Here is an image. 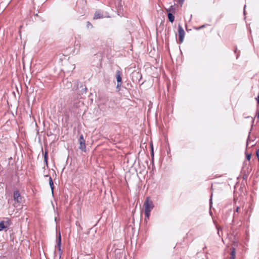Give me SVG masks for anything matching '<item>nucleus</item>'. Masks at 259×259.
Wrapping results in <instances>:
<instances>
[{
  "instance_id": "f257e3e1",
  "label": "nucleus",
  "mask_w": 259,
  "mask_h": 259,
  "mask_svg": "<svg viewBox=\"0 0 259 259\" xmlns=\"http://www.w3.org/2000/svg\"><path fill=\"white\" fill-rule=\"evenodd\" d=\"M71 104L72 105L73 107L77 111L74 112L76 113H79L83 112V113H85L87 107L85 106L83 103L78 99V95L75 94L73 95V98L71 99Z\"/></svg>"
},
{
  "instance_id": "f03ea898",
  "label": "nucleus",
  "mask_w": 259,
  "mask_h": 259,
  "mask_svg": "<svg viewBox=\"0 0 259 259\" xmlns=\"http://www.w3.org/2000/svg\"><path fill=\"white\" fill-rule=\"evenodd\" d=\"M144 205L145 206V217L147 219H149L150 214V211L154 207L153 202L149 199V197H147Z\"/></svg>"
},
{
  "instance_id": "7ed1b4c3",
  "label": "nucleus",
  "mask_w": 259,
  "mask_h": 259,
  "mask_svg": "<svg viewBox=\"0 0 259 259\" xmlns=\"http://www.w3.org/2000/svg\"><path fill=\"white\" fill-rule=\"evenodd\" d=\"M79 142V146L78 148L83 152L86 151V145H85V141L83 138V135L81 134L79 136V138L78 139Z\"/></svg>"
},
{
  "instance_id": "20e7f679",
  "label": "nucleus",
  "mask_w": 259,
  "mask_h": 259,
  "mask_svg": "<svg viewBox=\"0 0 259 259\" xmlns=\"http://www.w3.org/2000/svg\"><path fill=\"white\" fill-rule=\"evenodd\" d=\"M122 73L119 70H117L116 72V78L117 82V84L116 88L119 89L121 85L122 82V78H121Z\"/></svg>"
},
{
  "instance_id": "39448f33",
  "label": "nucleus",
  "mask_w": 259,
  "mask_h": 259,
  "mask_svg": "<svg viewBox=\"0 0 259 259\" xmlns=\"http://www.w3.org/2000/svg\"><path fill=\"white\" fill-rule=\"evenodd\" d=\"M178 32L179 36V41L181 43H182L183 41L185 33L183 27L180 24L178 25Z\"/></svg>"
},
{
  "instance_id": "423d86ee",
  "label": "nucleus",
  "mask_w": 259,
  "mask_h": 259,
  "mask_svg": "<svg viewBox=\"0 0 259 259\" xmlns=\"http://www.w3.org/2000/svg\"><path fill=\"white\" fill-rule=\"evenodd\" d=\"M21 196L20 193L18 191H15L14 192V199L17 202H20L21 201Z\"/></svg>"
},
{
  "instance_id": "0eeeda50",
  "label": "nucleus",
  "mask_w": 259,
  "mask_h": 259,
  "mask_svg": "<svg viewBox=\"0 0 259 259\" xmlns=\"http://www.w3.org/2000/svg\"><path fill=\"white\" fill-rule=\"evenodd\" d=\"M57 248H58V249L59 251L60 252V254L61 255L62 253V251H61V237L60 233H59V235H58V238L57 240Z\"/></svg>"
},
{
  "instance_id": "6e6552de",
  "label": "nucleus",
  "mask_w": 259,
  "mask_h": 259,
  "mask_svg": "<svg viewBox=\"0 0 259 259\" xmlns=\"http://www.w3.org/2000/svg\"><path fill=\"white\" fill-rule=\"evenodd\" d=\"M230 259H235L236 257V249L234 247L232 246L230 248Z\"/></svg>"
},
{
  "instance_id": "1a4fd4ad",
  "label": "nucleus",
  "mask_w": 259,
  "mask_h": 259,
  "mask_svg": "<svg viewBox=\"0 0 259 259\" xmlns=\"http://www.w3.org/2000/svg\"><path fill=\"white\" fill-rule=\"evenodd\" d=\"M103 17V15L99 11H97L95 12L94 16V19H98L102 18Z\"/></svg>"
},
{
  "instance_id": "9d476101",
  "label": "nucleus",
  "mask_w": 259,
  "mask_h": 259,
  "mask_svg": "<svg viewBox=\"0 0 259 259\" xmlns=\"http://www.w3.org/2000/svg\"><path fill=\"white\" fill-rule=\"evenodd\" d=\"M167 16L169 21L172 23L175 20V16L170 13H168Z\"/></svg>"
},
{
  "instance_id": "9b49d317",
  "label": "nucleus",
  "mask_w": 259,
  "mask_h": 259,
  "mask_svg": "<svg viewBox=\"0 0 259 259\" xmlns=\"http://www.w3.org/2000/svg\"><path fill=\"white\" fill-rule=\"evenodd\" d=\"M5 222L4 221H1L0 222V231H2L4 229L7 227L5 225Z\"/></svg>"
},
{
  "instance_id": "f8f14e48",
  "label": "nucleus",
  "mask_w": 259,
  "mask_h": 259,
  "mask_svg": "<svg viewBox=\"0 0 259 259\" xmlns=\"http://www.w3.org/2000/svg\"><path fill=\"white\" fill-rule=\"evenodd\" d=\"M206 25H203L199 27H195V29L199 30L202 28H203L205 27Z\"/></svg>"
},
{
  "instance_id": "ddd939ff",
  "label": "nucleus",
  "mask_w": 259,
  "mask_h": 259,
  "mask_svg": "<svg viewBox=\"0 0 259 259\" xmlns=\"http://www.w3.org/2000/svg\"><path fill=\"white\" fill-rule=\"evenodd\" d=\"M251 153H249V154H246V159H247V160L249 161L250 158H251Z\"/></svg>"
},
{
  "instance_id": "4468645a",
  "label": "nucleus",
  "mask_w": 259,
  "mask_h": 259,
  "mask_svg": "<svg viewBox=\"0 0 259 259\" xmlns=\"http://www.w3.org/2000/svg\"><path fill=\"white\" fill-rule=\"evenodd\" d=\"M74 87H75V90H77L78 89V82L77 81H75L74 82Z\"/></svg>"
},
{
  "instance_id": "2eb2a0df",
  "label": "nucleus",
  "mask_w": 259,
  "mask_h": 259,
  "mask_svg": "<svg viewBox=\"0 0 259 259\" xmlns=\"http://www.w3.org/2000/svg\"><path fill=\"white\" fill-rule=\"evenodd\" d=\"M53 182L52 179L51 177H49V184L50 185H53Z\"/></svg>"
},
{
  "instance_id": "dca6fc26",
  "label": "nucleus",
  "mask_w": 259,
  "mask_h": 259,
  "mask_svg": "<svg viewBox=\"0 0 259 259\" xmlns=\"http://www.w3.org/2000/svg\"><path fill=\"white\" fill-rule=\"evenodd\" d=\"M87 26L89 28L90 26H91V27H92V25L91 24V23L89 22V21H88L87 22Z\"/></svg>"
},
{
  "instance_id": "f3484780",
  "label": "nucleus",
  "mask_w": 259,
  "mask_h": 259,
  "mask_svg": "<svg viewBox=\"0 0 259 259\" xmlns=\"http://www.w3.org/2000/svg\"><path fill=\"white\" fill-rule=\"evenodd\" d=\"M50 187L51 188V190H52V194H53V191H54V184H53V185H50Z\"/></svg>"
},
{
  "instance_id": "a211bd4d",
  "label": "nucleus",
  "mask_w": 259,
  "mask_h": 259,
  "mask_svg": "<svg viewBox=\"0 0 259 259\" xmlns=\"http://www.w3.org/2000/svg\"><path fill=\"white\" fill-rule=\"evenodd\" d=\"M256 156L258 158V160L259 161V149H258L256 152Z\"/></svg>"
},
{
  "instance_id": "6ab92c4d",
  "label": "nucleus",
  "mask_w": 259,
  "mask_h": 259,
  "mask_svg": "<svg viewBox=\"0 0 259 259\" xmlns=\"http://www.w3.org/2000/svg\"><path fill=\"white\" fill-rule=\"evenodd\" d=\"M184 2V0H179V3H180V4L181 5V6H182L183 3Z\"/></svg>"
},
{
  "instance_id": "aec40b11",
  "label": "nucleus",
  "mask_w": 259,
  "mask_h": 259,
  "mask_svg": "<svg viewBox=\"0 0 259 259\" xmlns=\"http://www.w3.org/2000/svg\"><path fill=\"white\" fill-rule=\"evenodd\" d=\"M211 197L212 196H211V198L209 200V203H210V208H211V204H212V198H211Z\"/></svg>"
},
{
  "instance_id": "412c9836",
  "label": "nucleus",
  "mask_w": 259,
  "mask_h": 259,
  "mask_svg": "<svg viewBox=\"0 0 259 259\" xmlns=\"http://www.w3.org/2000/svg\"><path fill=\"white\" fill-rule=\"evenodd\" d=\"M83 92L84 93H87V89L85 88L84 89H83Z\"/></svg>"
},
{
  "instance_id": "4be33fe9",
  "label": "nucleus",
  "mask_w": 259,
  "mask_h": 259,
  "mask_svg": "<svg viewBox=\"0 0 259 259\" xmlns=\"http://www.w3.org/2000/svg\"><path fill=\"white\" fill-rule=\"evenodd\" d=\"M249 137H250V136L249 135L248 137L247 141V146H248V140H249Z\"/></svg>"
},
{
  "instance_id": "5701e85b",
  "label": "nucleus",
  "mask_w": 259,
  "mask_h": 259,
  "mask_svg": "<svg viewBox=\"0 0 259 259\" xmlns=\"http://www.w3.org/2000/svg\"><path fill=\"white\" fill-rule=\"evenodd\" d=\"M45 159L46 162L47 163V154L46 153L45 156Z\"/></svg>"
},
{
  "instance_id": "b1692460",
  "label": "nucleus",
  "mask_w": 259,
  "mask_h": 259,
  "mask_svg": "<svg viewBox=\"0 0 259 259\" xmlns=\"http://www.w3.org/2000/svg\"><path fill=\"white\" fill-rule=\"evenodd\" d=\"M151 154H152V155H153V148H152V152H151Z\"/></svg>"
},
{
  "instance_id": "393cba45",
  "label": "nucleus",
  "mask_w": 259,
  "mask_h": 259,
  "mask_svg": "<svg viewBox=\"0 0 259 259\" xmlns=\"http://www.w3.org/2000/svg\"><path fill=\"white\" fill-rule=\"evenodd\" d=\"M245 178H247V176H246V175L244 176V177H243V179H245Z\"/></svg>"
},
{
  "instance_id": "a878e982",
  "label": "nucleus",
  "mask_w": 259,
  "mask_h": 259,
  "mask_svg": "<svg viewBox=\"0 0 259 259\" xmlns=\"http://www.w3.org/2000/svg\"><path fill=\"white\" fill-rule=\"evenodd\" d=\"M257 115V119H259V114H256Z\"/></svg>"
},
{
  "instance_id": "bb28decb",
  "label": "nucleus",
  "mask_w": 259,
  "mask_h": 259,
  "mask_svg": "<svg viewBox=\"0 0 259 259\" xmlns=\"http://www.w3.org/2000/svg\"><path fill=\"white\" fill-rule=\"evenodd\" d=\"M220 230L219 229L218 230V234H219V235H220Z\"/></svg>"
},
{
  "instance_id": "cd10ccee",
  "label": "nucleus",
  "mask_w": 259,
  "mask_h": 259,
  "mask_svg": "<svg viewBox=\"0 0 259 259\" xmlns=\"http://www.w3.org/2000/svg\"><path fill=\"white\" fill-rule=\"evenodd\" d=\"M254 122V119L252 118V122L253 123Z\"/></svg>"
},
{
  "instance_id": "c85d7f7f",
  "label": "nucleus",
  "mask_w": 259,
  "mask_h": 259,
  "mask_svg": "<svg viewBox=\"0 0 259 259\" xmlns=\"http://www.w3.org/2000/svg\"><path fill=\"white\" fill-rule=\"evenodd\" d=\"M238 207H237V208H236L237 211L238 210Z\"/></svg>"
}]
</instances>
